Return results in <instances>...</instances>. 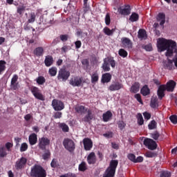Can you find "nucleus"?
I'll list each match as a JSON object with an SVG mask.
<instances>
[{"mask_svg": "<svg viewBox=\"0 0 177 177\" xmlns=\"http://www.w3.org/2000/svg\"><path fill=\"white\" fill-rule=\"evenodd\" d=\"M30 175L31 177H46V170L39 165H35L31 167Z\"/></svg>", "mask_w": 177, "mask_h": 177, "instance_id": "nucleus-1", "label": "nucleus"}, {"mask_svg": "<svg viewBox=\"0 0 177 177\" xmlns=\"http://www.w3.org/2000/svg\"><path fill=\"white\" fill-rule=\"evenodd\" d=\"M118 167V160H111L109 163V166L106 169L103 177H114L115 176V171Z\"/></svg>", "mask_w": 177, "mask_h": 177, "instance_id": "nucleus-2", "label": "nucleus"}, {"mask_svg": "<svg viewBox=\"0 0 177 177\" xmlns=\"http://www.w3.org/2000/svg\"><path fill=\"white\" fill-rule=\"evenodd\" d=\"M110 65L112 68H115V60H114V57H108L104 59V63L102 64V69L104 71H110Z\"/></svg>", "mask_w": 177, "mask_h": 177, "instance_id": "nucleus-3", "label": "nucleus"}, {"mask_svg": "<svg viewBox=\"0 0 177 177\" xmlns=\"http://www.w3.org/2000/svg\"><path fill=\"white\" fill-rule=\"evenodd\" d=\"M63 146L66 150H68V151H70V153H73V151L75 150V143L70 138H65L64 140Z\"/></svg>", "mask_w": 177, "mask_h": 177, "instance_id": "nucleus-4", "label": "nucleus"}, {"mask_svg": "<svg viewBox=\"0 0 177 177\" xmlns=\"http://www.w3.org/2000/svg\"><path fill=\"white\" fill-rule=\"evenodd\" d=\"M26 165H27V159L22 156L16 161L15 168L17 171H21L26 168Z\"/></svg>", "mask_w": 177, "mask_h": 177, "instance_id": "nucleus-5", "label": "nucleus"}, {"mask_svg": "<svg viewBox=\"0 0 177 177\" xmlns=\"http://www.w3.org/2000/svg\"><path fill=\"white\" fill-rule=\"evenodd\" d=\"M30 92L35 96V99H37V100H45V96L41 93V90H39V88L37 86H32L30 88Z\"/></svg>", "mask_w": 177, "mask_h": 177, "instance_id": "nucleus-6", "label": "nucleus"}, {"mask_svg": "<svg viewBox=\"0 0 177 177\" xmlns=\"http://www.w3.org/2000/svg\"><path fill=\"white\" fill-rule=\"evenodd\" d=\"M121 46L124 49H127L128 50H131L132 48H133V43L130 40L128 37H122L121 38Z\"/></svg>", "mask_w": 177, "mask_h": 177, "instance_id": "nucleus-7", "label": "nucleus"}, {"mask_svg": "<svg viewBox=\"0 0 177 177\" xmlns=\"http://www.w3.org/2000/svg\"><path fill=\"white\" fill-rule=\"evenodd\" d=\"M70 77V71L66 69H60L58 73L57 78L59 81H64L66 82Z\"/></svg>", "mask_w": 177, "mask_h": 177, "instance_id": "nucleus-8", "label": "nucleus"}, {"mask_svg": "<svg viewBox=\"0 0 177 177\" xmlns=\"http://www.w3.org/2000/svg\"><path fill=\"white\" fill-rule=\"evenodd\" d=\"M144 145L149 150H156L157 149V142L151 138H147L144 140Z\"/></svg>", "mask_w": 177, "mask_h": 177, "instance_id": "nucleus-9", "label": "nucleus"}, {"mask_svg": "<svg viewBox=\"0 0 177 177\" xmlns=\"http://www.w3.org/2000/svg\"><path fill=\"white\" fill-rule=\"evenodd\" d=\"M52 106L55 111H62L64 109V103L56 99L53 100Z\"/></svg>", "mask_w": 177, "mask_h": 177, "instance_id": "nucleus-10", "label": "nucleus"}, {"mask_svg": "<svg viewBox=\"0 0 177 177\" xmlns=\"http://www.w3.org/2000/svg\"><path fill=\"white\" fill-rule=\"evenodd\" d=\"M124 88V84L120 82H113L108 88L109 91L111 92H114L115 91H120Z\"/></svg>", "mask_w": 177, "mask_h": 177, "instance_id": "nucleus-11", "label": "nucleus"}, {"mask_svg": "<svg viewBox=\"0 0 177 177\" xmlns=\"http://www.w3.org/2000/svg\"><path fill=\"white\" fill-rule=\"evenodd\" d=\"M48 145H50V140H48V138L42 137L39 140L38 146L41 150H45Z\"/></svg>", "mask_w": 177, "mask_h": 177, "instance_id": "nucleus-12", "label": "nucleus"}, {"mask_svg": "<svg viewBox=\"0 0 177 177\" xmlns=\"http://www.w3.org/2000/svg\"><path fill=\"white\" fill-rule=\"evenodd\" d=\"M83 145L84 150H86V151H89V150H91V149L93 147V142H92V140L88 138L83 140Z\"/></svg>", "mask_w": 177, "mask_h": 177, "instance_id": "nucleus-13", "label": "nucleus"}, {"mask_svg": "<svg viewBox=\"0 0 177 177\" xmlns=\"http://www.w3.org/2000/svg\"><path fill=\"white\" fill-rule=\"evenodd\" d=\"M118 12L123 16H128L131 15V6H125L124 8L120 7L118 9Z\"/></svg>", "mask_w": 177, "mask_h": 177, "instance_id": "nucleus-14", "label": "nucleus"}, {"mask_svg": "<svg viewBox=\"0 0 177 177\" xmlns=\"http://www.w3.org/2000/svg\"><path fill=\"white\" fill-rule=\"evenodd\" d=\"M176 86V82L174 80H169L167 82L166 85H165V88L167 92H174V89Z\"/></svg>", "mask_w": 177, "mask_h": 177, "instance_id": "nucleus-15", "label": "nucleus"}, {"mask_svg": "<svg viewBox=\"0 0 177 177\" xmlns=\"http://www.w3.org/2000/svg\"><path fill=\"white\" fill-rule=\"evenodd\" d=\"M69 84L72 86H80L82 84V78L78 77L72 78L70 80Z\"/></svg>", "mask_w": 177, "mask_h": 177, "instance_id": "nucleus-16", "label": "nucleus"}, {"mask_svg": "<svg viewBox=\"0 0 177 177\" xmlns=\"http://www.w3.org/2000/svg\"><path fill=\"white\" fill-rule=\"evenodd\" d=\"M165 91H167L165 88V84L160 85L158 87L157 95L160 100L164 97V96H165Z\"/></svg>", "mask_w": 177, "mask_h": 177, "instance_id": "nucleus-17", "label": "nucleus"}, {"mask_svg": "<svg viewBox=\"0 0 177 177\" xmlns=\"http://www.w3.org/2000/svg\"><path fill=\"white\" fill-rule=\"evenodd\" d=\"M157 21L160 22V26L164 27V24H165V13L164 12H159L156 17Z\"/></svg>", "mask_w": 177, "mask_h": 177, "instance_id": "nucleus-18", "label": "nucleus"}, {"mask_svg": "<svg viewBox=\"0 0 177 177\" xmlns=\"http://www.w3.org/2000/svg\"><path fill=\"white\" fill-rule=\"evenodd\" d=\"M93 120V114L92 113V110H87V114L82 118L84 122H91Z\"/></svg>", "mask_w": 177, "mask_h": 177, "instance_id": "nucleus-19", "label": "nucleus"}, {"mask_svg": "<svg viewBox=\"0 0 177 177\" xmlns=\"http://www.w3.org/2000/svg\"><path fill=\"white\" fill-rule=\"evenodd\" d=\"M28 140L30 146H34V145H37V142H38V137L36 133H32L28 137Z\"/></svg>", "mask_w": 177, "mask_h": 177, "instance_id": "nucleus-20", "label": "nucleus"}, {"mask_svg": "<svg viewBox=\"0 0 177 177\" xmlns=\"http://www.w3.org/2000/svg\"><path fill=\"white\" fill-rule=\"evenodd\" d=\"M87 162L90 165L96 164V155L94 153V152H91L88 154L87 156Z\"/></svg>", "mask_w": 177, "mask_h": 177, "instance_id": "nucleus-21", "label": "nucleus"}, {"mask_svg": "<svg viewBox=\"0 0 177 177\" xmlns=\"http://www.w3.org/2000/svg\"><path fill=\"white\" fill-rule=\"evenodd\" d=\"M111 81V74L106 73L102 75L101 82L102 84H107Z\"/></svg>", "mask_w": 177, "mask_h": 177, "instance_id": "nucleus-22", "label": "nucleus"}, {"mask_svg": "<svg viewBox=\"0 0 177 177\" xmlns=\"http://www.w3.org/2000/svg\"><path fill=\"white\" fill-rule=\"evenodd\" d=\"M113 117V113L111 111H107L106 113H103L102 118L104 122H109Z\"/></svg>", "mask_w": 177, "mask_h": 177, "instance_id": "nucleus-23", "label": "nucleus"}, {"mask_svg": "<svg viewBox=\"0 0 177 177\" xmlns=\"http://www.w3.org/2000/svg\"><path fill=\"white\" fill-rule=\"evenodd\" d=\"M44 64L46 67H50L53 64V57L48 55L44 60Z\"/></svg>", "mask_w": 177, "mask_h": 177, "instance_id": "nucleus-24", "label": "nucleus"}, {"mask_svg": "<svg viewBox=\"0 0 177 177\" xmlns=\"http://www.w3.org/2000/svg\"><path fill=\"white\" fill-rule=\"evenodd\" d=\"M34 55L37 57H41V56H44V48L43 47H37L33 51Z\"/></svg>", "mask_w": 177, "mask_h": 177, "instance_id": "nucleus-25", "label": "nucleus"}, {"mask_svg": "<svg viewBox=\"0 0 177 177\" xmlns=\"http://www.w3.org/2000/svg\"><path fill=\"white\" fill-rule=\"evenodd\" d=\"M140 86V84L139 82H135L131 87V92L132 93H138L139 92V88Z\"/></svg>", "mask_w": 177, "mask_h": 177, "instance_id": "nucleus-26", "label": "nucleus"}, {"mask_svg": "<svg viewBox=\"0 0 177 177\" xmlns=\"http://www.w3.org/2000/svg\"><path fill=\"white\" fill-rule=\"evenodd\" d=\"M140 93L142 96H147V95H150V88L147 85H145L140 90Z\"/></svg>", "mask_w": 177, "mask_h": 177, "instance_id": "nucleus-27", "label": "nucleus"}, {"mask_svg": "<svg viewBox=\"0 0 177 177\" xmlns=\"http://www.w3.org/2000/svg\"><path fill=\"white\" fill-rule=\"evenodd\" d=\"M75 110L78 114H84L85 111H88V110L85 109V106L82 105L75 106Z\"/></svg>", "mask_w": 177, "mask_h": 177, "instance_id": "nucleus-28", "label": "nucleus"}, {"mask_svg": "<svg viewBox=\"0 0 177 177\" xmlns=\"http://www.w3.org/2000/svg\"><path fill=\"white\" fill-rule=\"evenodd\" d=\"M78 169L80 172H85V171H86V169H88V166L86 165V162H82L80 165H79V167Z\"/></svg>", "mask_w": 177, "mask_h": 177, "instance_id": "nucleus-29", "label": "nucleus"}, {"mask_svg": "<svg viewBox=\"0 0 177 177\" xmlns=\"http://www.w3.org/2000/svg\"><path fill=\"white\" fill-rule=\"evenodd\" d=\"M130 21L134 23V21H138L139 20V15L136 12H133L129 17Z\"/></svg>", "mask_w": 177, "mask_h": 177, "instance_id": "nucleus-30", "label": "nucleus"}, {"mask_svg": "<svg viewBox=\"0 0 177 177\" xmlns=\"http://www.w3.org/2000/svg\"><path fill=\"white\" fill-rule=\"evenodd\" d=\"M164 66L167 70H172L174 67V62H172V60L168 59L167 62H165Z\"/></svg>", "mask_w": 177, "mask_h": 177, "instance_id": "nucleus-31", "label": "nucleus"}, {"mask_svg": "<svg viewBox=\"0 0 177 177\" xmlns=\"http://www.w3.org/2000/svg\"><path fill=\"white\" fill-rule=\"evenodd\" d=\"M99 81V74L94 73L91 75V84H96Z\"/></svg>", "mask_w": 177, "mask_h": 177, "instance_id": "nucleus-32", "label": "nucleus"}, {"mask_svg": "<svg viewBox=\"0 0 177 177\" xmlns=\"http://www.w3.org/2000/svg\"><path fill=\"white\" fill-rule=\"evenodd\" d=\"M6 70V62L5 60H0V75Z\"/></svg>", "mask_w": 177, "mask_h": 177, "instance_id": "nucleus-33", "label": "nucleus"}, {"mask_svg": "<svg viewBox=\"0 0 177 177\" xmlns=\"http://www.w3.org/2000/svg\"><path fill=\"white\" fill-rule=\"evenodd\" d=\"M36 82L38 84V85H44V84L46 82V80L44 76H39L36 79Z\"/></svg>", "mask_w": 177, "mask_h": 177, "instance_id": "nucleus-34", "label": "nucleus"}, {"mask_svg": "<svg viewBox=\"0 0 177 177\" xmlns=\"http://www.w3.org/2000/svg\"><path fill=\"white\" fill-rule=\"evenodd\" d=\"M150 106L151 107V109H156V107H158V100H157L156 98H151Z\"/></svg>", "mask_w": 177, "mask_h": 177, "instance_id": "nucleus-35", "label": "nucleus"}, {"mask_svg": "<svg viewBox=\"0 0 177 177\" xmlns=\"http://www.w3.org/2000/svg\"><path fill=\"white\" fill-rule=\"evenodd\" d=\"M138 38L143 39L145 37H147V35L146 34V30L145 29H140L138 30Z\"/></svg>", "mask_w": 177, "mask_h": 177, "instance_id": "nucleus-36", "label": "nucleus"}, {"mask_svg": "<svg viewBox=\"0 0 177 177\" xmlns=\"http://www.w3.org/2000/svg\"><path fill=\"white\" fill-rule=\"evenodd\" d=\"M148 128L150 130L156 129L157 128V122L154 120H151L148 124Z\"/></svg>", "mask_w": 177, "mask_h": 177, "instance_id": "nucleus-37", "label": "nucleus"}, {"mask_svg": "<svg viewBox=\"0 0 177 177\" xmlns=\"http://www.w3.org/2000/svg\"><path fill=\"white\" fill-rule=\"evenodd\" d=\"M137 120L138 125H143V124H145V120H143V116L142 115V113L137 114Z\"/></svg>", "mask_w": 177, "mask_h": 177, "instance_id": "nucleus-38", "label": "nucleus"}, {"mask_svg": "<svg viewBox=\"0 0 177 177\" xmlns=\"http://www.w3.org/2000/svg\"><path fill=\"white\" fill-rule=\"evenodd\" d=\"M118 55L121 57H127L128 56V52L125 49L120 48L118 51Z\"/></svg>", "mask_w": 177, "mask_h": 177, "instance_id": "nucleus-39", "label": "nucleus"}, {"mask_svg": "<svg viewBox=\"0 0 177 177\" xmlns=\"http://www.w3.org/2000/svg\"><path fill=\"white\" fill-rule=\"evenodd\" d=\"M145 157H147L148 158H153L154 157H157V153L147 151L145 153Z\"/></svg>", "mask_w": 177, "mask_h": 177, "instance_id": "nucleus-40", "label": "nucleus"}, {"mask_svg": "<svg viewBox=\"0 0 177 177\" xmlns=\"http://www.w3.org/2000/svg\"><path fill=\"white\" fill-rule=\"evenodd\" d=\"M171 171H162L160 174V177H171Z\"/></svg>", "mask_w": 177, "mask_h": 177, "instance_id": "nucleus-41", "label": "nucleus"}, {"mask_svg": "<svg viewBox=\"0 0 177 177\" xmlns=\"http://www.w3.org/2000/svg\"><path fill=\"white\" fill-rule=\"evenodd\" d=\"M48 73L51 77H55L57 74V69L55 67H53L49 69Z\"/></svg>", "mask_w": 177, "mask_h": 177, "instance_id": "nucleus-42", "label": "nucleus"}, {"mask_svg": "<svg viewBox=\"0 0 177 177\" xmlns=\"http://www.w3.org/2000/svg\"><path fill=\"white\" fill-rule=\"evenodd\" d=\"M104 32L106 35H113V33L114 32V31L113 30H111L110 28H109L108 27H105L104 28Z\"/></svg>", "mask_w": 177, "mask_h": 177, "instance_id": "nucleus-43", "label": "nucleus"}, {"mask_svg": "<svg viewBox=\"0 0 177 177\" xmlns=\"http://www.w3.org/2000/svg\"><path fill=\"white\" fill-rule=\"evenodd\" d=\"M20 88L19 83H10V89L12 91H17Z\"/></svg>", "mask_w": 177, "mask_h": 177, "instance_id": "nucleus-44", "label": "nucleus"}, {"mask_svg": "<svg viewBox=\"0 0 177 177\" xmlns=\"http://www.w3.org/2000/svg\"><path fill=\"white\" fill-rule=\"evenodd\" d=\"M151 137L154 140H158V138H160V133H158V131H156L151 134Z\"/></svg>", "mask_w": 177, "mask_h": 177, "instance_id": "nucleus-45", "label": "nucleus"}, {"mask_svg": "<svg viewBox=\"0 0 177 177\" xmlns=\"http://www.w3.org/2000/svg\"><path fill=\"white\" fill-rule=\"evenodd\" d=\"M26 12V6H21L17 8V12L19 14V16H23V13Z\"/></svg>", "mask_w": 177, "mask_h": 177, "instance_id": "nucleus-46", "label": "nucleus"}, {"mask_svg": "<svg viewBox=\"0 0 177 177\" xmlns=\"http://www.w3.org/2000/svg\"><path fill=\"white\" fill-rule=\"evenodd\" d=\"M60 128L62 129L63 132H68V131L70 130V129L68 128V126L66 124V123H62L60 124Z\"/></svg>", "mask_w": 177, "mask_h": 177, "instance_id": "nucleus-47", "label": "nucleus"}, {"mask_svg": "<svg viewBox=\"0 0 177 177\" xmlns=\"http://www.w3.org/2000/svg\"><path fill=\"white\" fill-rule=\"evenodd\" d=\"M28 149V145L27 143L24 142L21 145L20 147V151L23 153V151H26V150Z\"/></svg>", "mask_w": 177, "mask_h": 177, "instance_id": "nucleus-48", "label": "nucleus"}, {"mask_svg": "<svg viewBox=\"0 0 177 177\" xmlns=\"http://www.w3.org/2000/svg\"><path fill=\"white\" fill-rule=\"evenodd\" d=\"M111 23V18H110V14L107 13L105 16V24L106 26H110Z\"/></svg>", "mask_w": 177, "mask_h": 177, "instance_id": "nucleus-49", "label": "nucleus"}, {"mask_svg": "<svg viewBox=\"0 0 177 177\" xmlns=\"http://www.w3.org/2000/svg\"><path fill=\"white\" fill-rule=\"evenodd\" d=\"M7 153H6V149H5V147H1L0 148V157L3 158V157H6L7 156Z\"/></svg>", "mask_w": 177, "mask_h": 177, "instance_id": "nucleus-50", "label": "nucleus"}, {"mask_svg": "<svg viewBox=\"0 0 177 177\" xmlns=\"http://www.w3.org/2000/svg\"><path fill=\"white\" fill-rule=\"evenodd\" d=\"M19 75H14L11 79V82H10V84H17V83H19Z\"/></svg>", "mask_w": 177, "mask_h": 177, "instance_id": "nucleus-51", "label": "nucleus"}, {"mask_svg": "<svg viewBox=\"0 0 177 177\" xmlns=\"http://www.w3.org/2000/svg\"><path fill=\"white\" fill-rule=\"evenodd\" d=\"M89 9H91V8L88 5V1L84 0V13H86V12H88Z\"/></svg>", "mask_w": 177, "mask_h": 177, "instance_id": "nucleus-52", "label": "nucleus"}, {"mask_svg": "<svg viewBox=\"0 0 177 177\" xmlns=\"http://www.w3.org/2000/svg\"><path fill=\"white\" fill-rule=\"evenodd\" d=\"M118 128L120 129V131H122V129H124V128H125V127L127 126V124H125L124 121H119L118 122Z\"/></svg>", "mask_w": 177, "mask_h": 177, "instance_id": "nucleus-53", "label": "nucleus"}, {"mask_svg": "<svg viewBox=\"0 0 177 177\" xmlns=\"http://www.w3.org/2000/svg\"><path fill=\"white\" fill-rule=\"evenodd\" d=\"M127 158H129L130 161H132V162H135L136 160V156L133 153H129L127 156Z\"/></svg>", "mask_w": 177, "mask_h": 177, "instance_id": "nucleus-54", "label": "nucleus"}, {"mask_svg": "<svg viewBox=\"0 0 177 177\" xmlns=\"http://www.w3.org/2000/svg\"><path fill=\"white\" fill-rule=\"evenodd\" d=\"M169 120L172 124H177V115H173L169 117Z\"/></svg>", "mask_w": 177, "mask_h": 177, "instance_id": "nucleus-55", "label": "nucleus"}, {"mask_svg": "<svg viewBox=\"0 0 177 177\" xmlns=\"http://www.w3.org/2000/svg\"><path fill=\"white\" fill-rule=\"evenodd\" d=\"M35 13L31 12L30 18L28 20V23H34L35 21Z\"/></svg>", "mask_w": 177, "mask_h": 177, "instance_id": "nucleus-56", "label": "nucleus"}, {"mask_svg": "<svg viewBox=\"0 0 177 177\" xmlns=\"http://www.w3.org/2000/svg\"><path fill=\"white\" fill-rule=\"evenodd\" d=\"M135 99H136V100H138V102L139 103H140L141 104H143V102L142 101V96L140 95V94L137 93L134 95Z\"/></svg>", "mask_w": 177, "mask_h": 177, "instance_id": "nucleus-57", "label": "nucleus"}, {"mask_svg": "<svg viewBox=\"0 0 177 177\" xmlns=\"http://www.w3.org/2000/svg\"><path fill=\"white\" fill-rule=\"evenodd\" d=\"M50 167L52 168H57V160L54 158L52 160L50 163Z\"/></svg>", "mask_w": 177, "mask_h": 177, "instance_id": "nucleus-58", "label": "nucleus"}, {"mask_svg": "<svg viewBox=\"0 0 177 177\" xmlns=\"http://www.w3.org/2000/svg\"><path fill=\"white\" fill-rule=\"evenodd\" d=\"M59 38L62 42H66V41L68 40V35H61L59 36Z\"/></svg>", "mask_w": 177, "mask_h": 177, "instance_id": "nucleus-59", "label": "nucleus"}, {"mask_svg": "<svg viewBox=\"0 0 177 177\" xmlns=\"http://www.w3.org/2000/svg\"><path fill=\"white\" fill-rule=\"evenodd\" d=\"M103 136L104 138H107V139H110V138H113V132L108 131L107 133H104Z\"/></svg>", "mask_w": 177, "mask_h": 177, "instance_id": "nucleus-60", "label": "nucleus"}, {"mask_svg": "<svg viewBox=\"0 0 177 177\" xmlns=\"http://www.w3.org/2000/svg\"><path fill=\"white\" fill-rule=\"evenodd\" d=\"M143 115L145 120H150V118H151V114H150L149 112H145Z\"/></svg>", "mask_w": 177, "mask_h": 177, "instance_id": "nucleus-61", "label": "nucleus"}, {"mask_svg": "<svg viewBox=\"0 0 177 177\" xmlns=\"http://www.w3.org/2000/svg\"><path fill=\"white\" fill-rule=\"evenodd\" d=\"M82 45V43L80 40H77L75 42V46L76 49H80V48H81Z\"/></svg>", "mask_w": 177, "mask_h": 177, "instance_id": "nucleus-62", "label": "nucleus"}, {"mask_svg": "<svg viewBox=\"0 0 177 177\" xmlns=\"http://www.w3.org/2000/svg\"><path fill=\"white\" fill-rule=\"evenodd\" d=\"M59 177H75V174H73L71 173L65 174L64 175H61Z\"/></svg>", "mask_w": 177, "mask_h": 177, "instance_id": "nucleus-63", "label": "nucleus"}, {"mask_svg": "<svg viewBox=\"0 0 177 177\" xmlns=\"http://www.w3.org/2000/svg\"><path fill=\"white\" fill-rule=\"evenodd\" d=\"M62 112H56L55 114H54V118H62Z\"/></svg>", "mask_w": 177, "mask_h": 177, "instance_id": "nucleus-64", "label": "nucleus"}]
</instances>
